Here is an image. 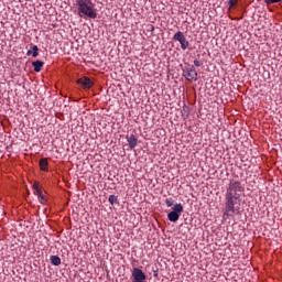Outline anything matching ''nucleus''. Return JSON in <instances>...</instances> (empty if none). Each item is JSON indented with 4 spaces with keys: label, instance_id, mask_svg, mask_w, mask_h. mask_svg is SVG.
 Masks as SVG:
<instances>
[{
    "label": "nucleus",
    "instance_id": "1",
    "mask_svg": "<svg viewBox=\"0 0 282 282\" xmlns=\"http://www.w3.org/2000/svg\"><path fill=\"white\" fill-rule=\"evenodd\" d=\"M78 10L82 14H85V17H88V19H96L98 17V13H96V9H94V3H91V0H77Z\"/></svg>",
    "mask_w": 282,
    "mask_h": 282
},
{
    "label": "nucleus",
    "instance_id": "2",
    "mask_svg": "<svg viewBox=\"0 0 282 282\" xmlns=\"http://www.w3.org/2000/svg\"><path fill=\"white\" fill-rule=\"evenodd\" d=\"M241 202V198L239 196H232L231 194H226V213H230L231 215H235L237 213V204Z\"/></svg>",
    "mask_w": 282,
    "mask_h": 282
},
{
    "label": "nucleus",
    "instance_id": "3",
    "mask_svg": "<svg viewBox=\"0 0 282 282\" xmlns=\"http://www.w3.org/2000/svg\"><path fill=\"white\" fill-rule=\"evenodd\" d=\"M241 193H243V186H241V182L231 180L229 187L227 188V195L241 197Z\"/></svg>",
    "mask_w": 282,
    "mask_h": 282
},
{
    "label": "nucleus",
    "instance_id": "4",
    "mask_svg": "<svg viewBox=\"0 0 282 282\" xmlns=\"http://www.w3.org/2000/svg\"><path fill=\"white\" fill-rule=\"evenodd\" d=\"M184 213V206L182 204H175L173 210L167 215L169 221L175 224L180 219V216Z\"/></svg>",
    "mask_w": 282,
    "mask_h": 282
},
{
    "label": "nucleus",
    "instance_id": "5",
    "mask_svg": "<svg viewBox=\"0 0 282 282\" xmlns=\"http://www.w3.org/2000/svg\"><path fill=\"white\" fill-rule=\"evenodd\" d=\"M173 39L174 41H178V43L181 44V50H188V40H186V36L182 31L176 32Z\"/></svg>",
    "mask_w": 282,
    "mask_h": 282
},
{
    "label": "nucleus",
    "instance_id": "6",
    "mask_svg": "<svg viewBox=\"0 0 282 282\" xmlns=\"http://www.w3.org/2000/svg\"><path fill=\"white\" fill-rule=\"evenodd\" d=\"M183 76L186 78V80H197V70H195V67H186L183 69Z\"/></svg>",
    "mask_w": 282,
    "mask_h": 282
},
{
    "label": "nucleus",
    "instance_id": "7",
    "mask_svg": "<svg viewBox=\"0 0 282 282\" xmlns=\"http://www.w3.org/2000/svg\"><path fill=\"white\" fill-rule=\"evenodd\" d=\"M77 84L80 85L82 89H91L94 82L89 77H80L77 79Z\"/></svg>",
    "mask_w": 282,
    "mask_h": 282
},
{
    "label": "nucleus",
    "instance_id": "8",
    "mask_svg": "<svg viewBox=\"0 0 282 282\" xmlns=\"http://www.w3.org/2000/svg\"><path fill=\"white\" fill-rule=\"evenodd\" d=\"M127 140H128L130 149H133L134 147H138V138H135L134 134H131L130 137L127 135Z\"/></svg>",
    "mask_w": 282,
    "mask_h": 282
},
{
    "label": "nucleus",
    "instance_id": "9",
    "mask_svg": "<svg viewBox=\"0 0 282 282\" xmlns=\"http://www.w3.org/2000/svg\"><path fill=\"white\" fill-rule=\"evenodd\" d=\"M43 65H45V63L43 61H35V62H32V66L34 67V72H41L43 69Z\"/></svg>",
    "mask_w": 282,
    "mask_h": 282
},
{
    "label": "nucleus",
    "instance_id": "10",
    "mask_svg": "<svg viewBox=\"0 0 282 282\" xmlns=\"http://www.w3.org/2000/svg\"><path fill=\"white\" fill-rule=\"evenodd\" d=\"M26 56H33V58H36V56H39V46H32V48L26 52Z\"/></svg>",
    "mask_w": 282,
    "mask_h": 282
},
{
    "label": "nucleus",
    "instance_id": "11",
    "mask_svg": "<svg viewBox=\"0 0 282 282\" xmlns=\"http://www.w3.org/2000/svg\"><path fill=\"white\" fill-rule=\"evenodd\" d=\"M39 164L40 171H48L50 163L47 162V159H41Z\"/></svg>",
    "mask_w": 282,
    "mask_h": 282
},
{
    "label": "nucleus",
    "instance_id": "12",
    "mask_svg": "<svg viewBox=\"0 0 282 282\" xmlns=\"http://www.w3.org/2000/svg\"><path fill=\"white\" fill-rule=\"evenodd\" d=\"M35 195H37L39 202H41V204H43V202H47V198L45 197V195H43V191L37 189V192H35Z\"/></svg>",
    "mask_w": 282,
    "mask_h": 282
},
{
    "label": "nucleus",
    "instance_id": "13",
    "mask_svg": "<svg viewBox=\"0 0 282 282\" xmlns=\"http://www.w3.org/2000/svg\"><path fill=\"white\" fill-rule=\"evenodd\" d=\"M51 263L53 265H61V258L58 256H52L51 257Z\"/></svg>",
    "mask_w": 282,
    "mask_h": 282
},
{
    "label": "nucleus",
    "instance_id": "14",
    "mask_svg": "<svg viewBox=\"0 0 282 282\" xmlns=\"http://www.w3.org/2000/svg\"><path fill=\"white\" fill-rule=\"evenodd\" d=\"M109 204H111V206H113V204H118V196L116 195H110L108 198Z\"/></svg>",
    "mask_w": 282,
    "mask_h": 282
},
{
    "label": "nucleus",
    "instance_id": "15",
    "mask_svg": "<svg viewBox=\"0 0 282 282\" xmlns=\"http://www.w3.org/2000/svg\"><path fill=\"white\" fill-rule=\"evenodd\" d=\"M237 3H239V0H229L228 1L229 10H232V8H237Z\"/></svg>",
    "mask_w": 282,
    "mask_h": 282
},
{
    "label": "nucleus",
    "instance_id": "16",
    "mask_svg": "<svg viewBox=\"0 0 282 282\" xmlns=\"http://www.w3.org/2000/svg\"><path fill=\"white\" fill-rule=\"evenodd\" d=\"M174 203H175V200H173V198H167V199L165 200V204H166V206H167L169 208H171V206H173Z\"/></svg>",
    "mask_w": 282,
    "mask_h": 282
},
{
    "label": "nucleus",
    "instance_id": "17",
    "mask_svg": "<svg viewBox=\"0 0 282 282\" xmlns=\"http://www.w3.org/2000/svg\"><path fill=\"white\" fill-rule=\"evenodd\" d=\"M194 65H195V67H202V65H204V63H202V61H199V59H194Z\"/></svg>",
    "mask_w": 282,
    "mask_h": 282
},
{
    "label": "nucleus",
    "instance_id": "18",
    "mask_svg": "<svg viewBox=\"0 0 282 282\" xmlns=\"http://www.w3.org/2000/svg\"><path fill=\"white\" fill-rule=\"evenodd\" d=\"M265 3L270 6V3H281V0H265Z\"/></svg>",
    "mask_w": 282,
    "mask_h": 282
},
{
    "label": "nucleus",
    "instance_id": "19",
    "mask_svg": "<svg viewBox=\"0 0 282 282\" xmlns=\"http://www.w3.org/2000/svg\"><path fill=\"white\" fill-rule=\"evenodd\" d=\"M33 188H34L35 193H39V191H41V187H39V184H36V183L33 184Z\"/></svg>",
    "mask_w": 282,
    "mask_h": 282
}]
</instances>
